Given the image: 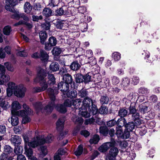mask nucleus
Wrapping results in <instances>:
<instances>
[{
	"instance_id": "obj_27",
	"label": "nucleus",
	"mask_w": 160,
	"mask_h": 160,
	"mask_svg": "<svg viewBox=\"0 0 160 160\" xmlns=\"http://www.w3.org/2000/svg\"><path fill=\"white\" fill-rule=\"evenodd\" d=\"M53 23L57 28L61 29L63 27L64 21L57 19L53 21Z\"/></svg>"
},
{
	"instance_id": "obj_1",
	"label": "nucleus",
	"mask_w": 160,
	"mask_h": 160,
	"mask_svg": "<svg viewBox=\"0 0 160 160\" xmlns=\"http://www.w3.org/2000/svg\"><path fill=\"white\" fill-rule=\"evenodd\" d=\"M8 86L7 93L8 97L12 95L13 91L14 95L18 98H22L25 96L26 88L22 84L17 85L13 82H10L8 83Z\"/></svg>"
},
{
	"instance_id": "obj_39",
	"label": "nucleus",
	"mask_w": 160,
	"mask_h": 160,
	"mask_svg": "<svg viewBox=\"0 0 160 160\" xmlns=\"http://www.w3.org/2000/svg\"><path fill=\"white\" fill-rule=\"evenodd\" d=\"M99 139V136L97 135H95L90 140L89 142L91 144H96L98 142Z\"/></svg>"
},
{
	"instance_id": "obj_48",
	"label": "nucleus",
	"mask_w": 160,
	"mask_h": 160,
	"mask_svg": "<svg viewBox=\"0 0 160 160\" xmlns=\"http://www.w3.org/2000/svg\"><path fill=\"white\" fill-rule=\"evenodd\" d=\"M12 29L11 27L9 26H5L3 30V33L6 35H9Z\"/></svg>"
},
{
	"instance_id": "obj_26",
	"label": "nucleus",
	"mask_w": 160,
	"mask_h": 160,
	"mask_svg": "<svg viewBox=\"0 0 160 160\" xmlns=\"http://www.w3.org/2000/svg\"><path fill=\"white\" fill-rule=\"evenodd\" d=\"M28 145H25L24 146V149L25 150V154L26 155L30 158L32 157L33 154V151L32 149L29 147H28Z\"/></svg>"
},
{
	"instance_id": "obj_14",
	"label": "nucleus",
	"mask_w": 160,
	"mask_h": 160,
	"mask_svg": "<svg viewBox=\"0 0 160 160\" xmlns=\"http://www.w3.org/2000/svg\"><path fill=\"white\" fill-rule=\"evenodd\" d=\"M119 151L117 148L113 147L111 148L109 152L108 158L109 160H115Z\"/></svg>"
},
{
	"instance_id": "obj_9",
	"label": "nucleus",
	"mask_w": 160,
	"mask_h": 160,
	"mask_svg": "<svg viewBox=\"0 0 160 160\" xmlns=\"http://www.w3.org/2000/svg\"><path fill=\"white\" fill-rule=\"evenodd\" d=\"M111 141V142H108L103 143L99 148V150L102 152H105L110 147L114 146L116 143L114 139L112 138Z\"/></svg>"
},
{
	"instance_id": "obj_60",
	"label": "nucleus",
	"mask_w": 160,
	"mask_h": 160,
	"mask_svg": "<svg viewBox=\"0 0 160 160\" xmlns=\"http://www.w3.org/2000/svg\"><path fill=\"white\" fill-rule=\"evenodd\" d=\"M78 95L82 98L86 97L87 95V91L85 89H82L79 91Z\"/></svg>"
},
{
	"instance_id": "obj_21",
	"label": "nucleus",
	"mask_w": 160,
	"mask_h": 160,
	"mask_svg": "<svg viewBox=\"0 0 160 160\" xmlns=\"http://www.w3.org/2000/svg\"><path fill=\"white\" fill-rule=\"evenodd\" d=\"M12 116L11 118V123L12 126H16L19 123V120L16 114H12Z\"/></svg>"
},
{
	"instance_id": "obj_53",
	"label": "nucleus",
	"mask_w": 160,
	"mask_h": 160,
	"mask_svg": "<svg viewBox=\"0 0 160 160\" xmlns=\"http://www.w3.org/2000/svg\"><path fill=\"white\" fill-rule=\"evenodd\" d=\"M21 13L19 12H15L11 15V17L13 19L19 20L21 18Z\"/></svg>"
},
{
	"instance_id": "obj_59",
	"label": "nucleus",
	"mask_w": 160,
	"mask_h": 160,
	"mask_svg": "<svg viewBox=\"0 0 160 160\" xmlns=\"http://www.w3.org/2000/svg\"><path fill=\"white\" fill-rule=\"evenodd\" d=\"M33 8L35 10L39 11L41 10L42 6L39 3L36 2L34 3Z\"/></svg>"
},
{
	"instance_id": "obj_34",
	"label": "nucleus",
	"mask_w": 160,
	"mask_h": 160,
	"mask_svg": "<svg viewBox=\"0 0 160 160\" xmlns=\"http://www.w3.org/2000/svg\"><path fill=\"white\" fill-rule=\"evenodd\" d=\"M81 67L80 65L77 61L73 62L71 64V68L74 71L78 70Z\"/></svg>"
},
{
	"instance_id": "obj_6",
	"label": "nucleus",
	"mask_w": 160,
	"mask_h": 160,
	"mask_svg": "<svg viewBox=\"0 0 160 160\" xmlns=\"http://www.w3.org/2000/svg\"><path fill=\"white\" fill-rule=\"evenodd\" d=\"M21 105L17 101H13L12 104V114H16L18 116H23L25 115V112L23 110H17L20 109Z\"/></svg>"
},
{
	"instance_id": "obj_3",
	"label": "nucleus",
	"mask_w": 160,
	"mask_h": 160,
	"mask_svg": "<svg viewBox=\"0 0 160 160\" xmlns=\"http://www.w3.org/2000/svg\"><path fill=\"white\" fill-rule=\"evenodd\" d=\"M47 92L51 102L44 109L47 112H51L53 110L55 106L54 101L56 99L55 95L58 93V90L57 88L53 89L49 88L48 89Z\"/></svg>"
},
{
	"instance_id": "obj_63",
	"label": "nucleus",
	"mask_w": 160,
	"mask_h": 160,
	"mask_svg": "<svg viewBox=\"0 0 160 160\" xmlns=\"http://www.w3.org/2000/svg\"><path fill=\"white\" fill-rule=\"evenodd\" d=\"M4 65L6 66L7 69L10 71L13 72L14 71V68L13 67L11 66V64L8 62H6L4 63Z\"/></svg>"
},
{
	"instance_id": "obj_32",
	"label": "nucleus",
	"mask_w": 160,
	"mask_h": 160,
	"mask_svg": "<svg viewBox=\"0 0 160 160\" xmlns=\"http://www.w3.org/2000/svg\"><path fill=\"white\" fill-rule=\"evenodd\" d=\"M39 36L41 42L42 43H44L45 40L47 37L46 32L44 31H42L39 33Z\"/></svg>"
},
{
	"instance_id": "obj_50",
	"label": "nucleus",
	"mask_w": 160,
	"mask_h": 160,
	"mask_svg": "<svg viewBox=\"0 0 160 160\" xmlns=\"http://www.w3.org/2000/svg\"><path fill=\"white\" fill-rule=\"evenodd\" d=\"M14 151L16 154H21L22 152L23 148L20 146L15 147L14 150Z\"/></svg>"
},
{
	"instance_id": "obj_16",
	"label": "nucleus",
	"mask_w": 160,
	"mask_h": 160,
	"mask_svg": "<svg viewBox=\"0 0 160 160\" xmlns=\"http://www.w3.org/2000/svg\"><path fill=\"white\" fill-rule=\"evenodd\" d=\"M91 103H93L92 100L89 98L86 97L84 99L82 104L81 106L82 108L88 109L89 106Z\"/></svg>"
},
{
	"instance_id": "obj_45",
	"label": "nucleus",
	"mask_w": 160,
	"mask_h": 160,
	"mask_svg": "<svg viewBox=\"0 0 160 160\" xmlns=\"http://www.w3.org/2000/svg\"><path fill=\"white\" fill-rule=\"evenodd\" d=\"M130 80L128 78H123L122 84L124 87H127L130 84Z\"/></svg>"
},
{
	"instance_id": "obj_23",
	"label": "nucleus",
	"mask_w": 160,
	"mask_h": 160,
	"mask_svg": "<svg viewBox=\"0 0 160 160\" xmlns=\"http://www.w3.org/2000/svg\"><path fill=\"white\" fill-rule=\"evenodd\" d=\"M87 109L82 108L79 110V114L85 118H88L90 117V113H88Z\"/></svg>"
},
{
	"instance_id": "obj_64",
	"label": "nucleus",
	"mask_w": 160,
	"mask_h": 160,
	"mask_svg": "<svg viewBox=\"0 0 160 160\" xmlns=\"http://www.w3.org/2000/svg\"><path fill=\"white\" fill-rule=\"evenodd\" d=\"M139 79L138 77L136 76H134L132 78V83L136 85L138 84L139 82Z\"/></svg>"
},
{
	"instance_id": "obj_40",
	"label": "nucleus",
	"mask_w": 160,
	"mask_h": 160,
	"mask_svg": "<svg viewBox=\"0 0 160 160\" xmlns=\"http://www.w3.org/2000/svg\"><path fill=\"white\" fill-rule=\"evenodd\" d=\"M62 50L60 48L58 47H55L53 48L52 50V54L54 56H58L61 53Z\"/></svg>"
},
{
	"instance_id": "obj_24",
	"label": "nucleus",
	"mask_w": 160,
	"mask_h": 160,
	"mask_svg": "<svg viewBox=\"0 0 160 160\" xmlns=\"http://www.w3.org/2000/svg\"><path fill=\"white\" fill-rule=\"evenodd\" d=\"M63 79L64 82L68 84H71L73 81L72 76L69 74H65L63 76Z\"/></svg>"
},
{
	"instance_id": "obj_51",
	"label": "nucleus",
	"mask_w": 160,
	"mask_h": 160,
	"mask_svg": "<svg viewBox=\"0 0 160 160\" xmlns=\"http://www.w3.org/2000/svg\"><path fill=\"white\" fill-rule=\"evenodd\" d=\"M100 101L102 104H107L109 101V98L106 95L102 96L100 98Z\"/></svg>"
},
{
	"instance_id": "obj_12",
	"label": "nucleus",
	"mask_w": 160,
	"mask_h": 160,
	"mask_svg": "<svg viewBox=\"0 0 160 160\" xmlns=\"http://www.w3.org/2000/svg\"><path fill=\"white\" fill-rule=\"evenodd\" d=\"M57 40L54 37H51L49 38L48 42L45 43V49L46 50H50L53 46H55L57 43Z\"/></svg>"
},
{
	"instance_id": "obj_10",
	"label": "nucleus",
	"mask_w": 160,
	"mask_h": 160,
	"mask_svg": "<svg viewBox=\"0 0 160 160\" xmlns=\"http://www.w3.org/2000/svg\"><path fill=\"white\" fill-rule=\"evenodd\" d=\"M37 134V138L38 140L39 144L38 146L44 144L45 143H49L51 142L53 139V137L51 134H49L45 139L44 136H40Z\"/></svg>"
},
{
	"instance_id": "obj_30",
	"label": "nucleus",
	"mask_w": 160,
	"mask_h": 160,
	"mask_svg": "<svg viewBox=\"0 0 160 160\" xmlns=\"http://www.w3.org/2000/svg\"><path fill=\"white\" fill-rule=\"evenodd\" d=\"M82 102L81 99H76L75 100H73L72 105L74 108L76 109H78L79 110L81 109V107H80Z\"/></svg>"
},
{
	"instance_id": "obj_13",
	"label": "nucleus",
	"mask_w": 160,
	"mask_h": 160,
	"mask_svg": "<svg viewBox=\"0 0 160 160\" xmlns=\"http://www.w3.org/2000/svg\"><path fill=\"white\" fill-rule=\"evenodd\" d=\"M72 120L77 125V127L75 128L73 133V135H75L80 130V127L83 122V119L81 117H76L73 118Z\"/></svg>"
},
{
	"instance_id": "obj_4",
	"label": "nucleus",
	"mask_w": 160,
	"mask_h": 160,
	"mask_svg": "<svg viewBox=\"0 0 160 160\" xmlns=\"http://www.w3.org/2000/svg\"><path fill=\"white\" fill-rule=\"evenodd\" d=\"M129 113L132 115V119L136 124L137 125H139L142 123V121L140 118L141 116L138 112L135 106L131 105L130 106L129 109Z\"/></svg>"
},
{
	"instance_id": "obj_2",
	"label": "nucleus",
	"mask_w": 160,
	"mask_h": 160,
	"mask_svg": "<svg viewBox=\"0 0 160 160\" xmlns=\"http://www.w3.org/2000/svg\"><path fill=\"white\" fill-rule=\"evenodd\" d=\"M46 73L43 69H40L38 72L37 76L34 80L35 83L39 82L41 87H37L33 88V90L34 92H39L45 90L48 87V85L44 79Z\"/></svg>"
},
{
	"instance_id": "obj_49",
	"label": "nucleus",
	"mask_w": 160,
	"mask_h": 160,
	"mask_svg": "<svg viewBox=\"0 0 160 160\" xmlns=\"http://www.w3.org/2000/svg\"><path fill=\"white\" fill-rule=\"evenodd\" d=\"M111 80L113 85H116L119 83V78L116 76H113L111 77Z\"/></svg>"
},
{
	"instance_id": "obj_46",
	"label": "nucleus",
	"mask_w": 160,
	"mask_h": 160,
	"mask_svg": "<svg viewBox=\"0 0 160 160\" xmlns=\"http://www.w3.org/2000/svg\"><path fill=\"white\" fill-rule=\"evenodd\" d=\"M33 105L37 112L41 111L42 108V104L40 102H36L33 104Z\"/></svg>"
},
{
	"instance_id": "obj_38",
	"label": "nucleus",
	"mask_w": 160,
	"mask_h": 160,
	"mask_svg": "<svg viewBox=\"0 0 160 160\" xmlns=\"http://www.w3.org/2000/svg\"><path fill=\"white\" fill-rule=\"evenodd\" d=\"M149 92L148 89L144 87H141L138 90V92L140 95H145L148 94Z\"/></svg>"
},
{
	"instance_id": "obj_28",
	"label": "nucleus",
	"mask_w": 160,
	"mask_h": 160,
	"mask_svg": "<svg viewBox=\"0 0 160 160\" xmlns=\"http://www.w3.org/2000/svg\"><path fill=\"white\" fill-rule=\"evenodd\" d=\"M139 126L136 125V124L134 122L126 123L125 127L127 130L132 131L135 128V126L138 127Z\"/></svg>"
},
{
	"instance_id": "obj_15",
	"label": "nucleus",
	"mask_w": 160,
	"mask_h": 160,
	"mask_svg": "<svg viewBox=\"0 0 160 160\" xmlns=\"http://www.w3.org/2000/svg\"><path fill=\"white\" fill-rule=\"evenodd\" d=\"M69 85L67 83L62 82L58 84V89L62 92L66 93L69 89Z\"/></svg>"
},
{
	"instance_id": "obj_36",
	"label": "nucleus",
	"mask_w": 160,
	"mask_h": 160,
	"mask_svg": "<svg viewBox=\"0 0 160 160\" xmlns=\"http://www.w3.org/2000/svg\"><path fill=\"white\" fill-rule=\"evenodd\" d=\"M24 11L27 13H29L32 10V7L30 3L29 2H26L24 5Z\"/></svg>"
},
{
	"instance_id": "obj_41",
	"label": "nucleus",
	"mask_w": 160,
	"mask_h": 160,
	"mask_svg": "<svg viewBox=\"0 0 160 160\" xmlns=\"http://www.w3.org/2000/svg\"><path fill=\"white\" fill-rule=\"evenodd\" d=\"M58 0H50L48 5L49 7L52 8L58 6Z\"/></svg>"
},
{
	"instance_id": "obj_31",
	"label": "nucleus",
	"mask_w": 160,
	"mask_h": 160,
	"mask_svg": "<svg viewBox=\"0 0 160 160\" xmlns=\"http://www.w3.org/2000/svg\"><path fill=\"white\" fill-rule=\"evenodd\" d=\"M42 13L46 17H48L52 15V10L49 8H46L43 10Z\"/></svg>"
},
{
	"instance_id": "obj_37",
	"label": "nucleus",
	"mask_w": 160,
	"mask_h": 160,
	"mask_svg": "<svg viewBox=\"0 0 160 160\" xmlns=\"http://www.w3.org/2000/svg\"><path fill=\"white\" fill-rule=\"evenodd\" d=\"M13 149L8 145H6L4 147V153L6 155H10L12 152Z\"/></svg>"
},
{
	"instance_id": "obj_44",
	"label": "nucleus",
	"mask_w": 160,
	"mask_h": 160,
	"mask_svg": "<svg viewBox=\"0 0 160 160\" xmlns=\"http://www.w3.org/2000/svg\"><path fill=\"white\" fill-rule=\"evenodd\" d=\"M23 108L24 110H23L25 112L27 115H30L32 114L33 113L32 111L30 109L28 106L26 104H24L22 105Z\"/></svg>"
},
{
	"instance_id": "obj_35",
	"label": "nucleus",
	"mask_w": 160,
	"mask_h": 160,
	"mask_svg": "<svg viewBox=\"0 0 160 160\" xmlns=\"http://www.w3.org/2000/svg\"><path fill=\"white\" fill-rule=\"evenodd\" d=\"M128 112V111L125 108H121L118 111V115L121 118H124L127 115Z\"/></svg>"
},
{
	"instance_id": "obj_58",
	"label": "nucleus",
	"mask_w": 160,
	"mask_h": 160,
	"mask_svg": "<svg viewBox=\"0 0 160 160\" xmlns=\"http://www.w3.org/2000/svg\"><path fill=\"white\" fill-rule=\"evenodd\" d=\"M28 115H27V113L25 112V115L23 116H21V117H22L23 119L22 120V123L24 124H25L29 122L30 121V119L29 118L28 116Z\"/></svg>"
},
{
	"instance_id": "obj_22",
	"label": "nucleus",
	"mask_w": 160,
	"mask_h": 160,
	"mask_svg": "<svg viewBox=\"0 0 160 160\" xmlns=\"http://www.w3.org/2000/svg\"><path fill=\"white\" fill-rule=\"evenodd\" d=\"M88 110L90 112L89 113H90V115L92 114L93 115H95L97 114L98 112L97 106L93 104V103H92L91 106L89 107Z\"/></svg>"
},
{
	"instance_id": "obj_43",
	"label": "nucleus",
	"mask_w": 160,
	"mask_h": 160,
	"mask_svg": "<svg viewBox=\"0 0 160 160\" xmlns=\"http://www.w3.org/2000/svg\"><path fill=\"white\" fill-rule=\"evenodd\" d=\"M83 148L82 145H80L77 148V150L74 152L75 154L77 156H80L82 153Z\"/></svg>"
},
{
	"instance_id": "obj_61",
	"label": "nucleus",
	"mask_w": 160,
	"mask_h": 160,
	"mask_svg": "<svg viewBox=\"0 0 160 160\" xmlns=\"http://www.w3.org/2000/svg\"><path fill=\"white\" fill-rule=\"evenodd\" d=\"M130 131L127 130V131H125L123 133H122V138L123 139H126L129 138L130 136Z\"/></svg>"
},
{
	"instance_id": "obj_57",
	"label": "nucleus",
	"mask_w": 160,
	"mask_h": 160,
	"mask_svg": "<svg viewBox=\"0 0 160 160\" xmlns=\"http://www.w3.org/2000/svg\"><path fill=\"white\" fill-rule=\"evenodd\" d=\"M17 54L18 56L20 57H26L28 55L27 52L24 49L20 50Z\"/></svg>"
},
{
	"instance_id": "obj_54",
	"label": "nucleus",
	"mask_w": 160,
	"mask_h": 160,
	"mask_svg": "<svg viewBox=\"0 0 160 160\" xmlns=\"http://www.w3.org/2000/svg\"><path fill=\"white\" fill-rule=\"evenodd\" d=\"M89 74V73H88L83 76V81L85 83H88L91 81V76Z\"/></svg>"
},
{
	"instance_id": "obj_55",
	"label": "nucleus",
	"mask_w": 160,
	"mask_h": 160,
	"mask_svg": "<svg viewBox=\"0 0 160 160\" xmlns=\"http://www.w3.org/2000/svg\"><path fill=\"white\" fill-rule=\"evenodd\" d=\"M83 76L80 74H77L76 76V81L77 83H80L83 81Z\"/></svg>"
},
{
	"instance_id": "obj_20",
	"label": "nucleus",
	"mask_w": 160,
	"mask_h": 160,
	"mask_svg": "<svg viewBox=\"0 0 160 160\" xmlns=\"http://www.w3.org/2000/svg\"><path fill=\"white\" fill-rule=\"evenodd\" d=\"M139 111L143 114L148 112L149 111L148 107L146 103H143L139 105Z\"/></svg>"
},
{
	"instance_id": "obj_8",
	"label": "nucleus",
	"mask_w": 160,
	"mask_h": 160,
	"mask_svg": "<svg viewBox=\"0 0 160 160\" xmlns=\"http://www.w3.org/2000/svg\"><path fill=\"white\" fill-rule=\"evenodd\" d=\"M32 57L34 58H40L42 61L45 62L48 60L49 56L45 51L41 50L40 53L36 52L32 55Z\"/></svg>"
},
{
	"instance_id": "obj_25",
	"label": "nucleus",
	"mask_w": 160,
	"mask_h": 160,
	"mask_svg": "<svg viewBox=\"0 0 160 160\" xmlns=\"http://www.w3.org/2000/svg\"><path fill=\"white\" fill-rule=\"evenodd\" d=\"M49 68L51 71L56 72L59 70V65L57 62H53L50 65Z\"/></svg>"
},
{
	"instance_id": "obj_56",
	"label": "nucleus",
	"mask_w": 160,
	"mask_h": 160,
	"mask_svg": "<svg viewBox=\"0 0 160 160\" xmlns=\"http://www.w3.org/2000/svg\"><path fill=\"white\" fill-rule=\"evenodd\" d=\"M122 133L123 132L122 128L120 127H117L116 134L117 137L118 138H122Z\"/></svg>"
},
{
	"instance_id": "obj_11",
	"label": "nucleus",
	"mask_w": 160,
	"mask_h": 160,
	"mask_svg": "<svg viewBox=\"0 0 160 160\" xmlns=\"http://www.w3.org/2000/svg\"><path fill=\"white\" fill-rule=\"evenodd\" d=\"M0 68L2 69L1 72L0 73V85H3L9 80L10 78L8 75L5 74L6 69L0 65Z\"/></svg>"
},
{
	"instance_id": "obj_52",
	"label": "nucleus",
	"mask_w": 160,
	"mask_h": 160,
	"mask_svg": "<svg viewBox=\"0 0 160 160\" xmlns=\"http://www.w3.org/2000/svg\"><path fill=\"white\" fill-rule=\"evenodd\" d=\"M112 57L115 61H117L121 58V54L118 52H115L112 54Z\"/></svg>"
},
{
	"instance_id": "obj_7",
	"label": "nucleus",
	"mask_w": 160,
	"mask_h": 160,
	"mask_svg": "<svg viewBox=\"0 0 160 160\" xmlns=\"http://www.w3.org/2000/svg\"><path fill=\"white\" fill-rule=\"evenodd\" d=\"M73 100L69 99L66 100L64 103V105L61 104L58 105L56 107L57 110L61 113H64L67 111L65 106L70 107L72 105Z\"/></svg>"
},
{
	"instance_id": "obj_19",
	"label": "nucleus",
	"mask_w": 160,
	"mask_h": 160,
	"mask_svg": "<svg viewBox=\"0 0 160 160\" xmlns=\"http://www.w3.org/2000/svg\"><path fill=\"white\" fill-rule=\"evenodd\" d=\"M44 72L46 73V75L44 77V79L45 80V81H46V78H45V77L47 75V73L43 69ZM48 83L46 81L47 83L48 84H48L49 85H53L55 82V79L53 75L52 74H49L48 75Z\"/></svg>"
},
{
	"instance_id": "obj_47",
	"label": "nucleus",
	"mask_w": 160,
	"mask_h": 160,
	"mask_svg": "<svg viewBox=\"0 0 160 160\" xmlns=\"http://www.w3.org/2000/svg\"><path fill=\"white\" fill-rule=\"evenodd\" d=\"M99 113L101 114H105L108 113V108L106 106H102L99 108Z\"/></svg>"
},
{
	"instance_id": "obj_5",
	"label": "nucleus",
	"mask_w": 160,
	"mask_h": 160,
	"mask_svg": "<svg viewBox=\"0 0 160 160\" xmlns=\"http://www.w3.org/2000/svg\"><path fill=\"white\" fill-rule=\"evenodd\" d=\"M38 132L36 131L35 133V137L32 138L31 141L29 142L28 136L26 134L23 135V138L25 142V145H28V147L32 148H35L38 146L39 142L37 138V134H38Z\"/></svg>"
},
{
	"instance_id": "obj_42",
	"label": "nucleus",
	"mask_w": 160,
	"mask_h": 160,
	"mask_svg": "<svg viewBox=\"0 0 160 160\" xmlns=\"http://www.w3.org/2000/svg\"><path fill=\"white\" fill-rule=\"evenodd\" d=\"M66 94L67 96L70 98H75L77 95V92L76 90H72L70 92H67Z\"/></svg>"
},
{
	"instance_id": "obj_18",
	"label": "nucleus",
	"mask_w": 160,
	"mask_h": 160,
	"mask_svg": "<svg viewBox=\"0 0 160 160\" xmlns=\"http://www.w3.org/2000/svg\"><path fill=\"white\" fill-rule=\"evenodd\" d=\"M64 122L65 120L63 118H60L58 120L56 123L57 128L58 130L60 131L63 129Z\"/></svg>"
},
{
	"instance_id": "obj_17",
	"label": "nucleus",
	"mask_w": 160,
	"mask_h": 160,
	"mask_svg": "<svg viewBox=\"0 0 160 160\" xmlns=\"http://www.w3.org/2000/svg\"><path fill=\"white\" fill-rule=\"evenodd\" d=\"M21 141V138L18 135L12 136L11 139L12 143L15 146L20 144Z\"/></svg>"
},
{
	"instance_id": "obj_62",
	"label": "nucleus",
	"mask_w": 160,
	"mask_h": 160,
	"mask_svg": "<svg viewBox=\"0 0 160 160\" xmlns=\"http://www.w3.org/2000/svg\"><path fill=\"white\" fill-rule=\"evenodd\" d=\"M56 15L57 16H61L64 14V11L62 8H60L59 9L55 11Z\"/></svg>"
},
{
	"instance_id": "obj_29",
	"label": "nucleus",
	"mask_w": 160,
	"mask_h": 160,
	"mask_svg": "<svg viewBox=\"0 0 160 160\" xmlns=\"http://www.w3.org/2000/svg\"><path fill=\"white\" fill-rule=\"evenodd\" d=\"M10 105L8 102L6 101L3 98L0 97V107H1L3 109H6L9 108Z\"/></svg>"
},
{
	"instance_id": "obj_33",
	"label": "nucleus",
	"mask_w": 160,
	"mask_h": 160,
	"mask_svg": "<svg viewBox=\"0 0 160 160\" xmlns=\"http://www.w3.org/2000/svg\"><path fill=\"white\" fill-rule=\"evenodd\" d=\"M126 123L127 122L125 119V118H119L116 122L118 127L121 128L124 126L125 127Z\"/></svg>"
}]
</instances>
